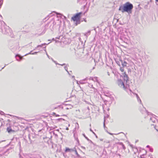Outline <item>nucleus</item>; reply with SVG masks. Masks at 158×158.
I'll list each match as a JSON object with an SVG mask.
<instances>
[{
    "instance_id": "nucleus-17",
    "label": "nucleus",
    "mask_w": 158,
    "mask_h": 158,
    "mask_svg": "<svg viewBox=\"0 0 158 158\" xmlns=\"http://www.w3.org/2000/svg\"><path fill=\"white\" fill-rule=\"evenodd\" d=\"M18 57L19 58V59L20 60H21L22 59V57H21V56H20L19 55H16V56H15V57Z\"/></svg>"
},
{
    "instance_id": "nucleus-36",
    "label": "nucleus",
    "mask_w": 158,
    "mask_h": 158,
    "mask_svg": "<svg viewBox=\"0 0 158 158\" xmlns=\"http://www.w3.org/2000/svg\"><path fill=\"white\" fill-rule=\"evenodd\" d=\"M5 66L3 67V68H2V69H3L4 68V67H5Z\"/></svg>"
},
{
    "instance_id": "nucleus-43",
    "label": "nucleus",
    "mask_w": 158,
    "mask_h": 158,
    "mask_svg": "<svg viewBox=\"0 0 158 158\" xmlns=\"http://www.w3.org/2000/svg\"><path fill=\"white\" fill-rule=\"evenodd\" d=\"M56 116H59V115H56Z\"/></svg>"
},
{
    "instance_id": "nucleus-28",
    "label": "nucleus",
    "mask_w": 158,
    "mask_h": 158,
    "mask_svg": "<svg viewBox=\"0 0 158 158\" xmlns=\"http://www.w3.org/2000/svg\"><path fill=\"white\" fill-rule=\"evenodd\" d=\"M46 54L48 56V57L49 58V56L48 55V54L46 52Z\"/></svg>"
},
{
    "instance_id": "nucleus-44",
    "label": "nucleus",
    "mask_w": 158,
    "mask_h": 158,
    "mask_svg": "<svg viewBox=\"0 0 158 158\" xmlns=\"http://www.w3.org/2000/svg\"><path fill=\"white\" fill-rule=\"evenodd\" d=\"M44 51H46V49L44 50Z\"/></svg>"
},
{
    "instance_id": "nucleus-37",
    "label": "nucleus",
    "mask_w": 158,
    "mask_h": 158,
    "mask_svg": "<svg viewBox=\"0 0 158 158\" xmlns=\"http://www.w3.org/2000/svg\"><path fill=\"white\" fill-rule=\"evenodd\" d=\"M156 0V2H158V0Z\"/></svg>"
},
{
    "instance_id": "nucleus-4",
    "label": "nucleus",
    "mask_w": 158,
    "mask_h": 158,
    "mask_svg": "<svg viewBox=\"0 0 158 158\" xmlns=\"http://www.w3.org/2000/svg\"><path fill=\"white\" fill-rule=\"evenodd\" d=\"M81 12L77 13L75 15L72 17V19L74 21H77L80 20L81 18Z\"/></svg>"
},
{
    "instance_id": "nucleus-34",
    "label": "nucleus",
    "mask_w": 158,
    "mask_h": 158,
    "mask_svg": "<svg viewBox=\"0 0 158 158\" xmlns=\"http://www.w3.org/2000/svg\"><path fill=\"white\" fill-rule=\"evenodd\" d=\"M52 40H55L54 38H53V39H52Z\"/></svg>"
},
{
    "instance_id": "nucleus-29",
    "label": "nucleus",
    "mask_w": 158,
    "mask_h": 158,
    "mask_svg": "<svg viewBox=\"0 0 158 158\" xmlns=\"http://www.w3.org/2000/svg\"><path fill=\"white\" fill-rule=\"evenodd\" d=\"M60 37H56V38L57 39H59Z\"/></svg>"
},
{
    "instance_id": "nucleus-40",
    "label": "nucleus",
    "mask_w": 158,
    "mask_h": 158,
    "mask_svg": "<svg viewBox=\"0 0 158 158\" xmlns=\"http://www.w3.org/2000/svg\"><path fill=\"white\" fill-rule=\"evenodd\" d=\"M90 131H92V132H93V131H92V130H91V129H90Z\"/></svg>"
},
{
    "instance_id": "nucleus-21",
    "label": "nucleus",
    "mask_w": 158,
    "mask_h": 158,
    "mask_svg": "<svg viewBox=\"0 0 158 158\" xmlns=\"http://www.w3.org/2000/svg\"><path fill=\"white\" fill-rule=\"evenodd\" d=\"M64 69H65V70L67 72L69 73V72H68L67 70H68V68H67V67L66 66H65L64 67Z\"/></svg>"
},
{
    "instance_id": "nucleus-3",
    "label": "nucleus",
    "mask_w": 158,
    "mask_h": 158,
    "mask_svg": "<svg viewBox=\"0 0 158 158\" xmlns=\"http://www.w3.org/2000/svg\"><path fill=\"white\" fill-rule=\"evenodd\" d=\"M88 86L91 88V89L87 91L88 94H92L94 97H96L98 93L97 90L93 87V83H88Z\"/></svg>"
},
{
    "instance_id": "nucleus-42",
    "label": "nucleus",
    "mask_w": 158,
    "mask_h": 158,
    "mask_svg": "<svg viewBox=\"0 0 158 158\" xmlns=\"http://www.w3.org/2000/svg\"><path fill=\"white\" fill-rule=\"evenodd\" d=\"M57 41H56V42H57Z\"/></svg>"
},
{
    "instance_id": "nucleus-11",
    "label": "nucleus",
    "mask_w": 158,
    "mask_h": 158,
    "mask_svg": "<svg viewBox=\"0 0 158 158\" xmlns=\"http://www.w3.org/2000/svg\"><path fill=\"white\" fill-rule=\"evenodd\" d=\"M45 44H42L40 45H38L37 46V47L36 48H35V49H34V50H35V49L37 48H38L39 47H42L44 45H45Z\"/></svg>"
},
{
    "instance_id": "nucleus-38",
    "label": "nucleus",
    "mask_w": 158,
    "mask_h": 158,
    "mask_svg": "<svg viewBox=\"0 0 158 158\" xmlns=\"http://www.w3.org/2000/svg\"><path fill=\"white\" fill-rule=\"evenodd\" d=\"M16 60H18V61L19 60L18 59H17V58H16Z\"/></svg>"
},
{
    "instance_id": "nucleus-35",
    "label": "nucleus",
    "mask_w": 158,
    "mask_h": 158,
    "mask_svg": "<svg viewBox=\"0 0 158 158\" xmlns=\"http://www.w3.org/2000/svg\"><path fill=\"white\" fill-rule=\"evenodd\" d=\"M108 73V75H110V74H109V72H108V73Z\"/></svg>"
},
{
    "instance_id": "nucleus-6",
    "label": "nucleus",
    "mask_w": 158,
    "mask_h": 158,
    "mask_svg": "<svg viewBox=\"0 0 158 158\" xmlns=\"http://www.w3.org/2000/svg\"><path fill=\"white\" fill-rule=\"evenodd\" d=\"M88 80V78L87 77L84 80H81L80 81H79V82L77 81V83L78 84H79V83H80L81 84H84V82H83V81H85V80Z\"/></svg>"
},
{
    "instance_id": "nucleus-19",
    "label": "nucleus",
    "mask_w": 158,
    "mask_h": 158,
    "mask_svg": "<svg viewBox=\"0 0 158 158\" xmlns=\"http://www.w3.org/2000/svg\"><path fill=\"white\" fill-rule=\"evenodd\" d=\"M3 0H0V6L2 5L3 3Z\"/></svg>"
},
{
    "instance_id": "nucleus-8",
    "label": "nucleus",
    "mask_w": 158,
    "mask_h": 158,
    "mask_svg": "<svg viewBox=\"0 0 158 158\" xmlns=\"http://www.w3.org/2000/svg\"><path fill=\"white\" fill-rule=\"evenodd\" d=\"M121 62L122 65L123 67L126 66L127 63L126 61H123L121 60Z\"/></svg>"
},
{
    "instance_id": "nucleus-1",
    "label": "nucleus",
    "mask_w": 158,
    "mask_h": 158,
    "mask_svg": "<svg viewBox=\"0 0 158 158\" xmlns=\"http://www.w3.org/2000/svg\"><path fill=\"white\" fill-rule=\"evenodd\" d=\"M121 77L123 80L124 81L121 79H118L116 82V83L121 88L125 89L129 86L128 82L129 81L128 76L125 72H124L122 73Z\"/></svg>"
},
{
    "instance_id": "nucleus-39",
    "label": "nucleus",
    "mask_w": 158,
    "mask_h": 158,
    "mask_svg": "<svg viewBox=\"0 0 158 158\" xmlns=\"http://www.w3.org/2000/svg\"><path fill=\"white\" fill-rule=\"evenodd\" d=\"M146 113L147 114H148V112H147V111L146 110Z\"/></svg>"
},
{
    "instance_id": "nucleus-16",
    "label": "nucleus",
    "mask_w": 158,
    "mask_h": 158,
    "mask_svg": "<svg viewBox=\"0 0 158 158\" xmlns=\"http://www.w3.org/2000/svg\"><path fill=\"white\" fill-rule=\"evenodd\" d=\"M73 149H74V150H73V151H74L75 152V153H76V154L77 155H78V153H77V152L76 148H73Z\"/></svg>"
},
{
    "instance_id": "nucleus-23",
    "label": "nucleus",
    "mask_w": 158,
    "mask_h": 158,
    "mask_svg": "<svg viewBox=\"0 0 158 158\" xmlns=\"http://www.w3.org/2000/svg\"><path fill=\"white\" fill-rule=\"evenodd\" d=\"M122 147H123V148L124 149H125V147L123 143H122Z\"/></svg>"
},
{
    "instance_id": "nucleus-31",
    "label": "nucleus",
    "mask_w": 158,
    "mask_h": 158,
    "mask_svg": "<svg viewBox=\"0 0 158 158\" xmlns=\"http://www.w3.org/2000/svg\"><path fill=\"white\" fill-rule=\"evenodd\" d=\"M109 134H110L111 135H112V133H109L108 132H107Z\"/></svg>"
},
{
    "instance_id": "nucleus-24",
    "label": "nucleus",
    "mask_w": 158,
    "mask_h": 158,
    "mask_svg": "<svg viewBox=\"0 0 158 158\" xmlns=\"http://www.w3.org/2000/svg\"><path fill=\"white\" fill-rule=\"evenodd\" d=\"M90 32H91V31H88L87 32V33H86V34H85V35H86V34H88V33H89V34H90Z\"/></svg>"
},
{
    "instance_id": "nucleus-26",
    "label": "nucleus",
    "mask_w": 158,
    "mask_h": 158,
    "mask_svg": "<svg viewBox=\"0 0 158 158\" xmlns=\"http://www.w3.org/2000/svg\"><path fill=\"white\" fill-rule=\"evenodd\" d=\"M105 142L106 143H110V141H105Z\"/></svg>"
},
{
    "instance_id": "nucleus-22",
    "label": "nucleus",
    "mask_w": 158,
    "mask_h": 158,
    "mask_svg": "<svg viewBox=\"0 0 158 158\" xmlns=\"http://www.w3.org/2000/svg\"><path fill=\"white\" fill-rule=\"evenodd\" d=\"M53 61L54 62H55V63L56 64H58V63H56V62L55 61ZM60 65H65V64H60Z\"/></svg>"
},
{
    "instance_id": "nucleus-32",
    "label": "nucleus",
    "mask_w": 158,
    "mask_h": 158,
    "mask_svg": "<svg viewBox=\"0 0 158 158\" xmlns=\"http://www.w3.org/2000/svg\"><path fill=\"white\" fill-rule=\"evenodd\" d=\"M66 130H69V128H68V127H67V128H66Z\"/></svg>"
},
{
    "instance_id": "nucleus-18",
    "label": "nucleus",
    "mask_w": 158,
    "mask_h": 158,
    "mask_svg": "<svg viewBox=\"0 0 158 158\" xmlns=\"http://www.w3.org/2000/svg\"><path fill=\"white\" fill-rule=\"evenodd\" d=\"M120 69L122 72H124V69L123 67H120Z\"/></svg>"
},
{
    "instance_id": "nucleus-33",
    "label": "nucleus",
    "mask_w": 158,
    "mask_h": 158,
    "mask_svg": "<svg viewBox=\"0 0 158 158\" xmlns=\"http://www.w3.org/2000/svg\"><path fill=\"white\" fill-rule=\"evenodd\" d=\"M147 148H149V145H147Z\"/></svg>"
},
{
    "instance_id": "nucleus-14",
    "label": "nucleus",
    "mask_w": 158,
    "mask_h": 158,
    "mask_svg": "<svg viewBox=\"0 0 158 158\" xmlns=\"http://www.w3.org/2000/svg\"><path fill=\"white\" fill-rule=\"evenodd\" d=\"M7 131L9 133H10L13 131L11 129H10L9 127L7 128Z\"/></svg>"
},
{
    "instance_id": "nucleus-20",
    "label": "nucleus",
    "mask_w": 158,
    "mask_h": 158,
    "mask_svg": "<svg viewBox=\"0 0 158 158\" xmlns=\"http://www.w3.org/2000/svg\"><path fill=\"white\" fill-rule=\"evenodd\" d=\"M88 79H89V80H91L92 81L93 79H94L93 78V77H90L89 78H88Z\"/></svg>"
},
{
    "instance_id": "nucleus-25",
    "label": "nucleus",
    "mask_w": 158,
    "mask_h": 158,
    "mask_svg": "<svg viewBox=\"0 0 158 158\" xmlns=\"http://www.w3.org/2000/svg\"><path fill=\"white\" fill-rule=\"evenodd\" d=\"M105 120L104 121V124H103V126H104V128H105Z\"/></svg>"
},
{
    "instance_id": "nucleus-41",
    "label": "nucleus",
    "mask_w": 158,
    "mask_h": 158,
    "mask_svg": "<svg viewBox=\"0 0 158 158\" xmlns=\"http://www.w3.org/2000/svg\"><path fill=\"white\" fill-rule=\"evenodd\" d=\"M94 69V67H93V69Z\"/></svg>"
},
{
    "instance_id": "nucleus-27",
    "label": "nucleus",
    "mask_w": 158,
    "mask_h": 158,
    "mask_svg": "<svg viewBox=\"0 0 158 158\" xmlns=\"http://www.w3.org/2000/svg\"><path fill=\"white\" fill-rule=\"evenodd\" d=\"M54 12L55 13H56V12ZM56 14L57 15H61V14L60 13H56Z\"/></svg>"
},
{
    "instance_id": "nucleus-7",
    "label": "nucleus",
    "mask_w": 158,
    "mask_h": 158,
    "mask_svg": "<svg viewBox=\"0 0 158 158\" xmlns=\"http://www.w3.org/2000/svg\"><path fill=\"white\" fill-rule=\"evenodd\" d=\"M73 150H74L73 148V149H70L69 148H66L65 152H73Z\"/></svg>"
},
{
    "instance_id": "nucleus-13",
    "label": "nucleus",
    "mask_w": 158,
    "mask_h": 158,
    "mask_svg": "<svg viewBox=\"0 0 158 158\" xmlns=\"http://www.w3.org/2000/svg\"><path fill=\"white\" fill-rule=\"evenodd\" d=\"M136 97H137V98L138 101H139L140 103L142 104V102H141V101L140 99V98L139 97V96L137 94H136Z\"/></svg>"
},
{
    "instance_id": "nucleus-5",
    "label": "nucleus",
    "mask_w": 158,
    "mask_h": 158,
    "mask_svg": "<svg viewBox=\"0 0 158 158\" xmlns=\"http://www.w3.org/2000/svg\"><path fill=\"white\" fill-rule=\"evenodd\" d=\"M2 32L4 34H9L10 30L8 27L6 26L2 29Z\"/></svg>"
},
{
    "instance_id": "nucleus-2",
    "label": "nucleus",
    "mask_w": 158,
    "mask_h": 158,
    "mask_svg": "<svg viewBox=\"0 0 158 158\" xmlns=\"http://www.w3.org/2000/svg\"><path fill=\"white\" fill-rule=\"evenodd\" d=\"M133 8V5L129 2H127L123 5H121L118 10L121 11L122 13L124 12H129L131 11Z\"/></svg>"
},
{
    "instance_id": "nucleus-15",
    "label": "nucleus",
    "mask_w": 158,
    "mask_h": 158,
    "mask_svg": "<svg viewBox=\"0 0 158 158\" xmlns=\"http://www.w3.org/2000/svg\"><path fill=\"white\" fill-rule=\"evenodd\" d=\"M83 135L84 136L85 138L87 139V140L88 141H91L86 136H85V134H83Z\"/></svg>"
},
{
    "instance_id": "nucleus-30",
    "label": "nucleus",
    "mask_w": 158,
    "mask_h": 158,
    "mask_svg": "<svg viewBox=\"0 0 158 158\" xmlns=\"http://www.w3.org/2000/svg\"><path fill=\"white\" fill-rule=\"evenodd\" d=\"M81 148L83 149H85V148L84 147H81Z\"/></svg>"
},
{
    "instance_id": "nucleus-12",
    "label": "nucleus",
    "mask_w": 158,
    "mask_h": 158,
    "mask_svg": "<svg viewBox=\"0 0 158 158\" xmlns=\"http://www.w3.org/2000/svg\"><path fill=\"white\" fill-rule=\"evenodd\" d=\"M93 78L94 79H93L92 80L93 81V82H95V81H96L97 82H98L97 77H94V78Z\"/></svg>"
},
{
    "instance_id": "nucleus-10",
    "label": "nucleus",
    "mask_w": 158,
    "mask_h": 158,
    "mask_svg": "<svg viewBox=\"0 0 158 158\" xmlns=\"http://www.w3.org/2000/svg\"><path fill=\"white\" fill-rule=\"evenodd\" d=\"M32 51H31L29 53L25 54V56H27V55H28V54H32V55L36 54L38 52H35L34 53H32Z\"/></svg>"
},
{
    "instance_id": "nucleus-9",
    "label": "nucleus",
    "mask_w": 158,
    "mask_h": 158,
    "mask_svg": "<svg viewBox=\"0 0 158 158\" xmlns=\"http://www.w3.org/2000/svg\"><path fill=\"white\" fill-rule=\"evenodd\" d=\"M150 120L153 123H155L156 121V119L153 116L150 118Z\"/></svg>"
}]
</instances>
